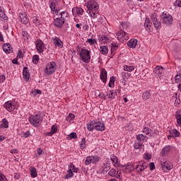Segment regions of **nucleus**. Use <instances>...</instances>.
<instances>
[{
	"label": "nucleus",
	"mask_w": 181,
	"mask_h": 181,
	"mask_svg": "<svg viewBox=\"0 0 181 181\" xmlns=\"http://www.w3.org/2000/svg\"><path fill=\"white\" fill-rule=\"evenodd\" d=\"M117 95V92L115 90H111L110 93H109V98H114Z\"/></svg>",
	"instance_id": "09e8293b"
},
{
	"label": "nucleus",
	"mask_w": 181,
	"mask_h": 181,
	"mask_svg": "<svg viewBox=\"0 0 181 181\" xmlns=\"http://www.w3.org/2000/svg\"><path fill=\"white\" fill-rule=\"evenodd\" d=\"M160 165L162 166V169L163 172H168V170H171L173 168V165L168 160L163 158L160 160Z\"/></svg>",
	"instance_id": "423d86ee"
},
{
	"label": "nucleus",
	"mask_w": 181,
	"mask_h": 181,
	"mask_svg": "<svg viewBox=\"0 0 181 181\" xmlns=\"http://www.w3.org/2000/svg\"><path fill=\"white\" fill-rule=\"evenodd\" d=\"M17 57L18 59H22L23 57V54L22 53V50H18Z\"/></svg>",
	"instance_id": "680f3d73"
},
{
	"label": "nucleus",
	"mask_w": 181,
	"mask_h": 181,
	"mask_svg": "<svg viewBox=\"0 0 181 181\" xmlns=\"http://www.w3.org/2000/svg\"><path fill=\"white\" fill-rule=\"evenodd\" d=\"M144 28H146V30H151V28H152V23H151V20L149 18L145 19L144 23Z\"/></svg>",
	"instance_id": "a878e982"
},
{
	"label": "nucleus",
	"mask_w": 181,
	"mask_h": 181,
	"mask_svg": "<svg viewBox=\"0 0 181 181\" xmlns=\"http://www.w3.org/2000/svg\"><path fill=\"white\" fill-rule=\"evenodd\" d=\"M95 129H96V131H104L105 129V126H104V123L101 122H95Z\"/></svg>",
	"instance_id": "aec40b11"
},
{
	"label": "nucleus",
	"mask_w": 181,
	"mask_h": 181,
	"mask_svg": "<svg viewBox=\"0 0 181 181\" xmlns=\"http://www.w3.org/2000/svg\"><path fill=\"white\" fill-rule=\"evenodd\" d=\"M87 129L88 131H93V129H95V122L92 121L87 124Z\"/></svg>",
	"instance_id": "c756f323"
},
{
	"label": "nucleus",
	"mask_w": 181,
	"mask_h": 181,
	"mask_svg": "<svg viewBox=\"0 0 181 181\" xmlns=\"http://www.w3.org/2000/svg\"><path fill=\"white\" fill-rule=\"evenodd\" d=\"M35 46L38 53H43L45 50V44L43 43V41L37 40L35 42Z\"/></svg>",
	"instance_id": "f8f14e48"
},
{
	"label": "nucleus",
	"mask_w": 181,
	"mask_h": 181,
	"mask_svg": "<svg viewBox=\"0 0 181 181\" xmlns=\"http://www.w3.org/2000/svg\"><path fill=\"white\" fill-rule=\"evenodd\" d=\"M52 40L54 45V46H57V47H63V41L60 40V38L57 37H54L52 38Z\"/></svg>",
	"instance_id": "f3484780"
},
{
	"label": "nucleus",
	"mask_w": 181,
	"mask_h": 181,
	"mask_svg": "<svg viewBox=\"0 0 181 181\" xmlns=\"http://www.w3.org/2000/svg\"><path fill=\"white\" fill-rule=\"evenodd\" d=\"M116 36L117 37V39H119V40H121V39L128 40V39H129V35H128V33H125V31L122 30L117 33Z\"/></svg>",
	"instance_id": "ddd939ff"
},
{
	"label": "nucleus",
	"mask_w": 181,
	"mask_h": 181,
	"mask_svg": "<svg viewBox=\"0 0 181 181\" xmlns=\"http://www.w3.org/2000/svg\"><path fill=\"white\" fill-rule=\"evenodd\" d=\"M146 168H148V163H140L136 165V170L137 173H141V172H144V170H145Z\"/></svg>",
	"instance_id": "dca6fc26"
},
{
	"label": "nucleus",
	"mask_w": 181,
	"mask_h": 181,
	"mask_svg": "<svg viewBox=\"0 0 181 181\" xmlns=\"http://www.w3.org/2000/svg\"><path fill=\"white\" fill-rule=\"evenodd\" d=\"M144 159L149 160V159H151V156L149 154H145Z\"/></svg>",
	"instance_id": "774afa93"
},
{
	"label": "nucleus",
	"mask_w": 181,
	"mask_h": 181,
	"mask_svg": "<svg viewBox=\"0 0 181 181\" xmlns=\"http://www.w3.org/2000/svg\"><path fill=\"white\" fill-rule=\"evenodd\" d=\"M22 36L25 40L29 39V34L26 31L22 32Z\"/></svg>",
	"instance_id": "de8ad7c7"
},
{
	"label": "nucleus",
	"mask_w": 181,
	"mask_h": 181,
	"mask_svg": "<svg viewBox=\"0 0 181 181\" xmlns=\"http://www.w3.org/2000/svg\"><path fill=\"white\" fill-rule=\"evenodd\" d=\"M150 170H153L155 169V163H150Z\"/></svg>",
	"instance_id": "69168bd1"
},
{
	"label": "nucleus",
	"mask_w": 181,
	"mask_h": 181,
	"mask_svg": "<svg viewBox=\"0 0 181 181\" xmlns=\"http://www.w3.org/2000/svg\"><path fill=\"white\" fill-rule=\"evenodd\" d=\"M121 25H122L123 29H127V28H128V26H129V23H122Z\"/></svg>",
	"instance_id": "0e129e2a"
},
{
	"label": "nucleus",
	"mask_w": 181,
	"mask_h": 181,
	"mask_svg": "<svg viewBox=\"0 0 181 181\" xmlns=\"http://www.w3.org/2000/svg\"><path fill=\"white\" fill-rule=\"evenodd\" d=\"M108 175L112 176V177H117V179H119V177H121V171H117L115 169H111L109 171Z\"/></svg>",
	"instance_id": "2eb2a0df"
},
{
	"label": "nucleus",
	"mask_w": 181,
	"mask_h": 181,
	"mask_svg": "<svg viewBox=\"0 0 181 181\" xmlns=\"http://www.w3.org/2000/svg\"><path fill=\"white\" fill-rule=\"evenodd\" d=\"M136 45H138V40L136 39H131L127 43V46L131 49H135Z\"/></svg>",
	"instance_id": "4be33fe9"
},
{
	"label": "nucleus",
	"mask_w": 181,
	"mask_h": 181,
	"mask_svg": "<svg viewBox=\"0 0 181 181\" xmlns=\"http://www.w3.org/2000/svg\"><path fill=\"white\" fill-rule=\"evenodd\" d=\"M107 40H109L108 37L106 36H102L99 38V41L101 42V43H107Z\"/></svg>",
	"instance_id": "a18cd8bd"
},
{
	"label": "nucleus",
	"mask_w": 181,
	"mask_h": 181,
	"mask_svg": "<svg viewBox=\"0 0 181 181\" xmlns=\"http://www.w3.org/2000/svg\"><path fill=\"white\" fill-rule=\"evenodd\" d=\"M54 71H56V62H52L47 65L45 72L46 74H53Z\"/></svg>",
	"instance_id": "6e6552de"
},
{
	"label": "nucleus",
	"mask_w": 181,
	"mask_h": 181,
	"mask_svg": "<svg viewBox=\"0 0 181 181\" xmlns=\"http://www.w3.org/2000/svg\"><path fill=\"white\" fill-rule=\"evenodd\" d=\"M160 18L162 20V23H163V25H166V26H170L171 25H173V17H172L170 14L163 12L160 15Z\"/></svg>",
	"instance_id": "20e7f679"
},
{
	"label": "nucleus",
	"mask_w": 181,
	"mask_h": 181,
	"mask_svg": "<svg viewBox=\"0 0 181 181\" xmlns=\"http://www.w3.org/2000/svg\"><path fill=\"white\" fill-rule=\"evenodd\" d=\"M86 146V138H83L80 143V148L81 149H85Z\"/></svg>",
	"instance_id": "37998d69"
},
{
	"label": "nucleus",
	"mask_w": 181,
	"mask_h": 181,
	"mask_svg": "<svg viewBox=\"0 0 181 181\" xmlns=\"http://www.w3.org/2000/svg\"><path fill=\"white\" fill-rule=\"evenodd\" d=\"M69 138L71 139H76L77 138V134L76 132H72L69 134Z\"/></svg>",
	"instance_id": "6e6d98bb"
},
{
	"label": "nucleus",
	"mask_w": 181,
	"mask_h": 181,
	"mask_svg": "<svg viewBox=\"0 0 181 181\" xmlns=\"http://www.w3.org/2000/svg\"><path fill=\"white\" fill-rule=\"evenodd\" d=\"M143 100H149L151 98V92L149 90H146L142 94Z\"/></svg>",
	"instance_id": "2f4dec72"
},
{
	"label": "nucleus",
	"mask_w": 181,
	"mask_h": 181,
	"mask_svg": "<svg viewBox=\"0 0 181 181\" xmlns=\"http://www.w3.org/2000/svg\"><path fill=\"white\" fill-rule=\"evenodd\" d=\"M33 63H34V64H37V63H39V56L34 55L33 57Z\"/></svg>",
	"instance_id": "49530a36"
},
{
	"label": "nucleus",
	"mask_w": 181,
	"mask_h": 181,
	"mask_svg": "<svg viewBox=\"0 0 181 181\" xmlns=\"http://www.w3.org/2000/svg\"><path fill=\"white\" fill-rule=\"evenodd\" d=\"M100 52L102 54H107L108 53V47L107 46L100 47Z\"/></svg>",
	"instance_id": "58836bf2"
},
{
	"label": "nucleus",
	"mask_w": 181,
	"mask_h": 181,
	"mask_svg": "<svg viewBox=\"0 0 181 181\" xmlns=\"http://www.w3.org/2000/svg\"><path fill=\"white\" fill-rule=\"evenodd\" d=\"M135 168H134V164L127 163L125 165L121 166V170L122 173H126L128 175V173H132V172H134V170Z\"/></svg>",
	"instance_id": "0eeeda50"
},
{
	"label": "nucleus",
	"mask_w": 181,
	"mask_h": 181,
	"mask_svg": "<svg viewBox=\"0 0 181 181\" xmlns=\"http://www.w3.org/2000/svg\"><path fill=\"white\" fill-rule=\"evenodd\" d=\"M33 22L34 23H35L36 25H40V20L39 19V17H34L33 18Z\"/></svg>",
	"instance_id": "864d4df0"
},
{
	"label": "nucleus",
	"mask_w": 181,
	"mask_h": 181,
	"mask_svg": "<svg viewBox=\"0 0 181 181\" xmlns=\"http://www.w3.org/2000/svg\"><path fill=\"white\" fill-rule=\"evenodd\" d=\"M6 77L4 75L0 76V83H4L5 81Z\"/></svg>",
	"instance_id": "338daca9"
},
{
	"label": "nucleus",
	"mask_w": 181,
	"mask_h": 181,
	"mask_svg": "<svg viewBox=\"0 0 181 181\" xmlns=\"http://www.w3.org/2000/svg\"><path fill=\"white\" fill-rule=\"evenodd\" d=\"M146 139V136H145L142 134H140L136 136V139H137V141H139V142H144Z\"/></svg>",
	"instance_id": "c9c22d12"
},
{
	"label": "nucleus",
	"mask_w": 181,
	"mask_h": 181,
	"mask_svg": "<svg viewBox=\"0 0 181 181\" xmlns=\"http://www.w3.org/2000/svg\"><path fill=\"white\" fill-rule=\"evenodd\" d=\"M1 122V128H9V125L8 124V120L6 119H3Z\"/></svg>",
	"instance_id": "ea45409f"
},
{
	"label": "nucleus",
	"mask_w": 181,
	"mask_h": 181,
	"mask_svg": "<svg viewBox=\"0 0 181 181\" xmlns=\"http://www.w3.org/2000/svg\"><path fill=\"white\" fill-rule=\"evenodd\" d=\"M72 13L74 16H76V15H83V13H84V10L81 8L74 7L72 9Z\"/></svg>",
	"instance_id": "412c9836"
},
{
	"label": "nucleus",
	"mask_w": 181,
	"mask_h": 181,
	"mask_svg": "<svg viewBox=\"0 0 181 181\" xmlns=\"http://www.w3.org/2000/svg\"><path fill=\"white\" fill-rule=\"evenodd\" d=\"M100 80L103 83H107V71L105 69H102L100 71Z\"/></svg>",
	"instance_id": "b1692460"
},
{
	"label": "nucleus",
	"mask_w": 181,
	"mask_h": 181,
	"mask_svg": "<svg viewBox=\"0 0 181 181\" xmlns=\"http://www.w3.org/2000/svg\"><path fill=\"white\" fill-rule=\"evenodd\" d=\"M18 20L23 25H28L29 23V18L28 17V14L24 11H21L19 13Z\"/></svg>",
	"instance_id": "1a4fd4ad"
},
{
	"label": "nucleus",
	"mask_w": 181,
	"mask_h": 181,
	"mask_svg": "<svg viewBox=\"0 0 181 181\" xmlns=\"http://www.w3.org/2000/svg\"><path fill=\"white\" fill-rule=\"evenodd\" d=\"M4 107L6 108V110H7V111H9L11 112V111H13L15 108H16V103L13 100L7 101L4 104Z\"/></svg>",
	"instance_id": "9d476101"
},
{
	"label": "nucleus",
	"mask_w": 181,
	"mask_h": 181,
	"mask_svg": "<svg viewBox=\"0 0 181 181\" xmlns=\"http://www.w3.org/2000/svg\"><path fill=\"white\" fill-rule=\"evenodd\" d=\"M11 49H12V45H11V44L9 43L4 44L3 45V50L4 52H5V53H7V54L11 53Z\"/></svg>",
	"instance_id": "bb28decb"
},
{
	"label": "nucleus",
	"mask_w": 181,
	"mask_h": 181,
	"mask_svg": "<svg viewBox=\"0 0 181 181\" xmlns=\"http://www.w3.org/2000/svg\"><path fill=\"white\" fill-rule=\"evenodd\" d=\"M103 168V173L108 172V170H110V163H104Z\"/></svg>",
	"instance_id": "79ce46f5"
},
{
	"label": "nucleus",
	"mask_w": 181,
	"mask_h": 181,
	"mask_svg": "<svg viewBox=\"0 0 181 181\" xmlns=\"http://www.w3.org/2000/svg\"><path fill=\"white\" fill-rule=\"evenodd\" d=\"M117 49H118V45L112 44L111 53H112L113 52H115V50H117Z\"/></svg>",
	"instance_id": "8fccbe9b"
},
{
	"label": "nucleus",
	"mask_w": 181,
	"mask_h": 181,
	"mask_svg": "<svg viewBox=\"0 0 181 181\" xmlns=\"http://www.w3.org/2000/svg\"><path fill=\"white\" fill-rule=\"evenodd\" d=\"M66 119H67V121H69V119H70L71 121H73L74 119V115L70 113L69 115V117H66Z\"/></svg>",
	"instance_id": "052dcab7"
},
{
	"label": "nucleus",
	"mask_w": 181,
	"mask_h": 181,
	"mask_svg": "<svg viewBox=\"0 0 181 181\" xmlns=\"http://www.w3.org/2000/svg\"><path fill=\"white\" fill-rule=\"evenodd\" d=\"M111 160L115 166L118 167V157L112 156L111 157Z\"/></svg>",
	"instance_id": "e433bc0d"
},
{
	"label": "nucleus",
	"mask_w": 181,
	"mask_h": 181,
	"mask_svg": "<svg viewBox=\"0 0 181 181\" xmlns=\"http://www.w3.org/2000/svg\"><path fill=\"white\" fill-rule=\"evenodd\" d=\"M115 83V77L114 76L110 77V82H109V87H114Z\"/></svg>",
	"instance_id": "c03bdc74"
},
{
	"label": "nucleus",
	"mask_w": 181,
	"mask_h": 181,
	"mask_svg": "<svg viewBox=\"0 0 181 181\" xmlns=\"http://www.w3.org/2000/svg\"><path fill=\"white\" fill-rule=\"evenodd\" d=\"M73 169H74V165L72 163L69 165L68 173L64 176V179H70V177H73L74 174L73 173Z\"/></svg>",
	"instance_id": "4468645a"
},
{
	"label": "nucleus",
	"mask_w": 181,
	"mask_h": 181,
	"mask_svg": "<svg viewBox=\"0 0 181 181\" xmlns=\"http://www.w3.org/2000/svg\"><path fill=\"white\" fill-rule=\"evenodd\" d=\"M143 134L145 135H149L151 132H152V129H149L148 127H144L142 131Z\"/></svg>",
	"instance_id": "a19ab883"
},
{
	"label": "nucleus",
	"mask_w": 181,
	"mask_h": 181,
	"mask_svg": "<svg viewBox=\"0 0 181 181\" xmlns=\"http://www.w3.org/2000/svg\"><path fill=\"white\" fill-rule=\"evenodd\" d=\"M175 83H179L181 81V69L177 72V75L175 77Z\"/></svg>",
	"instance_id": "4c0bfd02"
},
{
	"label": "nucleus",
	"mask_w": 181,
	"mask_h": 181,
	"mask_svg": "<svg viewBox=\"0 0 181 181\" xmlns=\"http://www.w3.org/2000/svg\"><path fill=\"white\" fill-rule=\"evenodd\" d=\"M86 6L88 8L87 13H89L90 18L95 19L98 16V4L94 0L87 2Z\"/></svg>",
	"instance_id": "f257e3e1"
},
{
	"label": "nucleus",
	"mask_w": 181,
	"mask_h": 181,
	"mask_svg": "<svg viewBox=\"0 0 181 181\" xmlns=\"http://www.w3.org/2000/svg\"><path fill=\"white\" fill-rule=\"evenodd\" d=\"M0 21H8V16L4 10L0 7Z\"/></svg>",
	"instance_id": "c85d7f7f"
},
{
	"label": "nucleus",
	"mask_w": 181,
	"mask_h": 181,
	"mask_svg": "<svg viewBox=\"0 0 181 181\" xmlns=\"http://www.w3.org/2000/svg\"><path fill=\"white\" fill-rule=\"evenodd\" d=\"M154 72L156 74H158L159 76V74H163V67L162 66H157L155 69H154Z\"/></svg>",
	"instance_id": "473e14b6"
},
{
	"label": "nucleus",
	"mask_w": 181,
	"mask_h": 181,
	"mask_svg": "<svg viewBox=\"0 0 181 181\" xmlns=\"http://www.w3.org/2000/svg\"><path fill=\"white\" fill-rule=\"evenodd\" d=\"M0 181H8L6 177L0 172Z\"/></svg>",
	"instance_id": "5fc2aeb1"
},
{
	"label": "nucleus",
	"mask_w": 181,
	"mask_h": 181,
	"mask_svg": "<svg viewBox=\"0 0 181 181\" xmlns=\"http://www.w3.org/2000/svg\"><path fill=\"white\" fill-rule=\"evenodd\" d=\"M180 94H177V93H175V95L173 96V100L175 101V107H177L179 104H180Z\"/></svg>",
	"instance_id": "393cba45"
},
{
	"label": "nucleus",
	"mask_w": 181,
	"mask_h": 181,
	"mask_svg": "<svg viewBox=\"0 0 181 181\" xmlns=\"http://www.w3.org/2000/svg\"><path fill=\"white\" fill-rule=\"evenodd\" d=\"M178 136H180V132L174 129L170 131V135H168V139H170V138H177Z\"/></svg>",
	"instance_id": "a211bd4d"
},
{
	"label": "nucleus",
	"mask_w": 181,
	"mask_h": 181,
	"mask_svg": "<svg viewBox=\"0 0 181 181\" xmlns=\"http://www.w3.org/2000/svg\"><path fill=\"white\" fill-rule=\"evenodd\" d=\"M31 177H36L37 176V171L35 167L30 168Z\"/></svg>",
	"instance_id": "7c9ffc66"
},
{
	"label": "nucleus",
	"mask_w": 181,
	"mask_h": 181,
	"mask_svg": "<svg viewBox=\"0 0 181 181\" xmlns=\"http://www.w3.org/2000/svg\"><path fill=\"white\" fill-rule=\"evenodd\" d=\"M42 121H43V117L40 114L32 115L29 117V122L33 127H39L42 124Z\"/></svg>",
	"instance_id": "7ed1b4c3"
},
{
	"label": "nucleus",
	"mask_w": 181,
	"mask_h": 181,
	"mask_svg": "<svg viewBox=\"0 0 181 181\" xmlns=\"http://www.w3.org/2000/svg\"><path fill=\"white\" fill-rule=\"evenodd\" d=\"M66 16H67L66 15V13L64 11H62L60 13V17L57 18L54 20V25L56 28H59V29L63 28V25H64V22L66 21L64 18H66Z\"/></svg>",
	"instance_id": "f03ea898"
},
{
	"label": "nucleus",
	"mask_w": 181,
	"mask_h": 181,
	"mask_svg": "<svg viewBox=\"0 0 181 181\" xmlns=\"http://www.w3.org/2000/svg\"><path fill=\"white\" fill-rule=\"evenodd\" d=\"M151 21L154 25V28H156V29H159L160 28V25H162V23H160V21H159V20H158V18L156 17H155V16H153L151 17Z\"/></svg>",
	"instance_id": "6ab92c4d"
},
{
	"label": "nucleus",
	"mask_w": 181,
	"mask_h": 181,
	"mask_svg": "<svg viewBox=\"0 0 181 181\" xmlns=\"http://www.w3.org/2000/svg\"><path fill=\"white\" fill-rule=\"evenodd\" d=\"M127 5L132 6L133 5H135V2L134 0H127Z\"/></svg>",
	"instance_id": "e2e57ef3"
},
{
	"label": "nucleus",
	"mask_w": 181,
	"mask_h": 181,
	"mask_svg": "<svg viewBox=\"0 0 181 181\" xmlns=\"http://www.w3.org/2000/svg\"><path fill=\"white\" fill-rule=\"evenodd\" d=\"M79 56L83 63H88L90 62V59H91V57L90 56V51L86 49H81Z\"/></svg>",
	"instance_id": "39448f33"
},
{
	"label": "nucleus",
	"mask_w": 181,
	"mask_h": 181,
	"mask_svg": "<svg viewBox=\"0 0 181 181\" xmlns=\"http://www.w3.org/2000/svg\"><path fill=\"white\" fill-rule=\"evenodd\" d=\"M98 162H100V158L98 156H88L85 161V164L90 165V163H98Z\"/></svg>",
	"instance_id": "9b49d317"
},
{
	"label": "nucleus",
	"mask_w": 181,
	"mask_h": 181,
	"mask_svg": "<svg viewBox=\"0 0 181 181\" xmlns=\"http://www.w3.org/2000/svg\"><path fill=\"white\" fill-rule=\"evenodd\" d=\"M51 132L53 133V134H56L57 132V126H54L53 125L51 128Z\"/></svg>",
	"instance_id": "bf43d9fd"
},
{
	"label": "nucleus",
	"mask_w": 181,
	"mask_h": 181,
	"mask_svg": "<svg viewBox=\"0 0 181 181\" xmlns=\"http://www.w3.org/2000/svg\"><path fill=\"white\" fill-rule=\"evenodd\" d=\"M174 6L181 8V0H176V1L174 3Z\"/></svg>",
	"instance_id": "13d9d810"
},
{
	"label": "nucleus",
	"mask_w": 181,
	"mask_h": 181,
	"mask_svg": "<svg viewBox=\"0 0 181 181\" xmlns=\"http://www.w3.org/2000/svg\"><path fill=\"white\" fill-rule=\"evenodd\" d=\"M176 119H177V124L179 125V127L181 126V115H177L176 116Z\"/></svg>",
	"instance_id": "3c124183"
},
{
	"label": "nucleus",
	"mask_w": 181,
	"mask_h": 181,
	"mask_svg": "<svg viewBox=\"0 0 181 181\" xmlns=\"http://www.w3.org/2000/svg\"><path fill=\"white\" fill-rule=\"evenodd\" d=\"M23 76L24 80H29L30 78V74L29 73V70L28 69V67H24L23 70Z\"/></svg>",
	"instance_id": "5701e85b"
},
{
	"label": "nucleus",
	"mask_w": 181,
	"mask_h": 181,
	"mask_svg": "<svg viewBox=\"0 0 181 181\" xmlns=\"http://www.w3.org/2000/svg\"><path fill=\"white\" fill-rule=\"evenodd\" d=\"M134 148L135 149H141V148H142V143H135L134 144Z\"/></svg>",
	"instance_id": "4d7b16f0"
},
{
	"label": "nucleus",
	"mask_w": 181,
	"mask_h": 181,
	"mask_svg": "<svg viewBox=\"0 0 181 181\" xmlns=\"http://www.w3.org/2000/svg\"><path fill=\"white\" fill-rule=\"evenodd\" d=\"M57 5V1H53L52 2H51L50 8H51V11H52V12H57V10H56Z\"/></svg>",
	"instance_id": "f704fd0d"
},
{
	"label": "nucleus",
	"mask_w": 181,
	"mask_h": 181,
	"mask_svg": "<svg viewBox=\"0 0 181 181\" xmlns=\"http://www.w3.org/2000/svg\"><path fill=\"white\" fill-rule=\"evenodd\" d=\"M123 69L124 71H134V70H135V66L124 65Z\"/></svg>",
	"instance_id": "72a5a7b5"
},
{
	"label": "nucleus",
	"mask_w": 181,
	"mask_h": 181,
	"mask_svg": "<svg viewBox=\"0 0 181 181\" xmlns=\"http://www.w3.org/2000/svg\"><path fill=\"white\" fill-rule=\"evenodd\" d=\"M87 43H89L90 45H94L95 43H97V40H93L91 38H88L86 40Z\"/></svg>",
	"instance_id": "603ef678"
},
{
	"label": "nucleus",
	"mask_w": 181,
	"mask_h": 181,
	"mask_svg": "<svg viewBox=\"0 0 181 181\" xmlns=\"http://www.w3.org/2000/svg\"><path fill=\"white\" fill-rule=\"evenodd\" d=\"M169 152H170V146H166L162 149L161 155L162 156H166Z\"/></svg>",
	"instance_id": "cd10ccee"
}]
</instances>
